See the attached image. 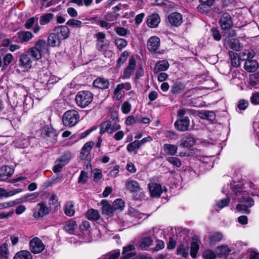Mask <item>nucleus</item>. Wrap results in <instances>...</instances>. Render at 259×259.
<instances>
[{
	"label": "nucleus",
	"instance_id": "f257e3e1",
	"mask_svg": "<svg viewBox=\"0 0 259 259\" xmlns=\"http://www.w3.org/2000/svg\"><path fill=\"white\" fill-rule=\"evenodd\" d=\"M93 95L89 91H81L78 92L75 97L77 105L80 108L88 106L93 101Z\"/></svg>",
	"mask_w": 259,
	"mask_h": 259
},
{
	"label": "nucleus",
	"instance_id": "f03ea898",
	"mask_svg": "<svg viewBox=\"0 0 259 259\" xmlns=\"http://www.w3.org/2000/svg\"><path fill=\"white\" fill-rule=\"evenodd\" d=\"M79 118L78 111L75 110H69L64 113L62 121L65 126H73L78 123Z\"/></svg>",
	"mask_w": 259,
	"mask_h": 259
},
{
	"label": "nucleus",
	"instance_id": "7ed1b4c3",
	"mask_svg": "<svg viewBox=\"0 0 259 259\" xmlns=\"http://www.w3.org/2000/svg\"><path fill=\"white\" fill-rule=\"evenodd\" d=\"M118 119L117 117L112 118L111 120L104 122L100 126V133L103 134L105 132L112 133L114 131L118 130L121 126L118 123Z\"/></svg>",
	"mask_w": 259,
	"mask_h": 259
},
{
	"label": "nucleus",
	"instance_id": "20e7f679",
	"mask_svg": "<svg viewBox=\"0 0 259 259\" xmlns=\"http://www.w3.org/2000/svg\"><path fill=\"white\" fill-rule=\"evenodd\" d=\"M51 210V208L48 207L42 202L39 203L33 210V216L35 218H42L47 215Z\"/></svg>",
	"mask_w": 259,
	"mask_h": 259
},
{
	"label": "nucleus",
	"instance_id": "39448f33",
	"mask_svg": "<svg viewBox=\"0 0 259 259\" xmlns=\"http://www.w3.org/2000/svg\"><path fill=\"white\" fill-rule=\"evenodd\" d=\"M30 250L34 253H39L42 252L45 248V245L42 241L37 237H35L30 241Z\"/></svg>",
	"mask_w": 259,
	"mask_h": 259
},
{
	"label": "nucleus",
	"instance_id": "423d86ee",
	"mask_svg": "<svg viewBox=\"0 0 259 259\" xmlns=\"http://www.w3.org/2000/svg\"><path fill=\"white\" fill-rule=\"evenodd\" d=\"M219 23L223 30L229 29L233 25L230 15L228 13H223L220 17Z\"/></svg>",
	"mask_w": 259,
	"mask_h": 259
},
{
	"label": "nucleus",
	"instance_id": "0eeeda50",
	"mask_svg": "<svg viewBox=\"0 0 259 259\" xmlns=\"http://www.w3.org/2000/svg\"><path fill=\"white\" fill-rule=\"evenodd\" d=\"M148 188L150 195L152 197H160L163 191L161 185L154 182L148 184Z\"/></svg>",
	"mask_w": 259,
	"mask_h": 259
},
{
	"label": "nucleus",
	"instance_id": "6e6552de",
	"mask_svg": "<svg viewBox=\"0 0 259 259\" xmlns=\"http://www.w3.org/2000/svg\"><path fill=\"white\" fill-rule=\"evenodd\" d=\"M200 4L197 7L198 12L201 13H207L211 9L215 0H199Z\"/></svg>",
	"mask_w": 259,
	"mask_h": 259
},
{
	"label": "nucleus",
	"instance_id": "1a4fd4ad",
	"mask_svg": "<svg viewBox=\"0 0 259 259\" xmlns=\"http://www.w3.org/2000/svg\"><path fill=\"white\" fill-rule=\"evenodd\" d=\"M190 124V120L188 117L186 116L182 119L177 120L175 123V125L176 128L181 132L186 131L188 129Z\"/></svg>",
	"mask_w": 259,
	"mask_h": 259
},
{
	"label": "nucleus",
	"instance_id": "9d476101",
	"mask_svg": "<svg viewBox=\"0 0 259 259\" xmlns=\"http://www.w3.org/2000/svg\"><path fill=\"white\" fill-rule=\"evenodd\" d=\"M125 188L131 193L138 192L141 190L139 183L132 179H127L125 183Z\"/></svg>",
	"mask_w": 259,
	"mask_h": 259
},
{
	"label": "nucleus",
	"instance_id": "9b49d317",
	"mask_svg": "<svg viewBox=\"0 0 259 259\" xmlns=\"http://www.w3.org/2000/svg\"><path fill=\"white\" fill-rule=\"evenodd\" d=\"M55 33L57 37L61 40H64L68 38L70 34V30L66 26H61L58 27H55Z\"/></svg>",
	"mask_w": 259,
	"mask_h": 259
},
{
	"label": "nucleus",
	"instance_id": "f8f14e48",
	"mask_svg": "<svg viewBox=\"0 0 259 259\" xmlns=\"http://www.w3.org/2000/svg\"><path fill=\"white\" fill-rule=\"evenodd\" d=\"M14 169L9 166H4L0 168V181L8 180L13 174Z\"/></svg>",
	"mask_w": 259,
	"mask_h": 259
},
{
	"label": "nucleus",
	"instance_id": "ddd939ff",
	"mask_svg": "<svg viewBox=\"0 0 259 259\" xmlns=\"http://www.w3.org/2000/svg\"><path fill=\"white\" fill-rule=\"evenodd\" d=\"M225 45L227 48L232 49L235 51H239L242 47L239 41L234 38H226Z\"/></svg>",
	"mask_w": 259,
	"mask_h": 259
},
{
	"label": "nucleus",
	"instance_id": "4468645a",
	"mask_svg": "<svg viewBox=\"0 0 259 259\" xmlns=\"http://www.w3.org/2000/svg\"><path fill=\"white\" fill-rule=\"evenodd\" d=\"M168 20L169 23L174 26L180 25L183 22L182 15L177 12L172 13L168 16Z\"/></svg>",
	"mask_w": 259,
	"mask_h": 259
},
{
	"label": "nucleus",
	"instance_id": "2eb2a0df",
	"mask_svg": "<svg viewBox=\"0 0 259 259\" xmlns=\"http://www.w3.org/2000/svg\"><path fill=\"white\" fill-rule=\"evenodd\" d=\"M160 39L156 36H153L148 39L147 42L148 49L151 52H155L160 47Z\"/></svg>",
	"mask_w": 259,
	"mask_h": 259
},
{
	"label": "nucleus",
	"instance_id": "dca6fc26",
	"mask_svg": "<svg viewBox=\"0 0 259 259\" xmlns=\"http://www.w3.org/2000/svg\"><path fill=\"white\" fill-rule=\"evenodd\" d=\"M246 200L248 202V204H245L242 203V204H239L237 205L236 209L238 211H241L242 213L248 214L250 212L248 208L254 205V200L252 198L248 196L246 197Z\"/></svg>",
	"mask_w": 259,
	"mask_h": 259
},
{
	"label": "nucleus",
	"instance_id": "f3484780",
	"mask_svg": "<svg viewBox=\"0 0 259 259\" xmlns=\"http://www.w3.org/2000/svg\"><path fill=\"white\" fill-rule=\"evenodd\" d=\"M259 65L255 60L248 59L245 61L244 65V69L248 72H253L258 68Z\"/></svg>",
	"mask_w": 259,
	"mask_h": 259
},
{
	"label": "nucleus",
	"instance_id": "a211bd4d",
	"mask_svg": "<svg viewBox=\"0 0 259 259\" xmlns=\"http://www.w3.org/2000/svg\"><path fill=\"white\" fill-rule=\"evenodd\" d=\"M19 66L26 69L30 68L32 66V61L27 54H21L19 59Z\"/></svg>",
	"mask_w": 259,
	"mask_h": 259
},
{
	"label": "nucleus",
	"instance_id": "6ab92c4d",
	"mask_svg": "<svg viewBox=\"0 0 259 259\" xmlns=\"http://www.w3.org/2000/svg\"><path fill=\"white\" fill-rule=\"evenodd\" d=\"M97 37V48L99 51L105 50L107 44L105 42V34L103 32H99L96 35Z\"/></svg>",
	"mask_w": 259,
	"mask_h": 259
},
{
	"label": "nucleus",
	"instance_id": "aec40b11",
	"mask_svg": "<svg viewBox=\"0 0 259 259\" xmlns=\"http://www.w3.org/2000/svg\"><path fill=\"white\" fill-rule=\"evenodd\" d=\"M160 22V18L157 14H152L148 16L147 20V23L151 28L157 27Z\"/></svg>",
	"mask_w": 259,
	"mask_h": 259
},
{
	"label": "nucleus",
	"instance_id": "412c9836",
	"mask_svg": "<svg viewBox=\"0 0 259 259\" xmlns=\"http://www.w3.org/2000/svg\"><path fill=\"white\" fill-rule=\"evenodd\" d=\"M34 47L44 55L49 52L48 46L45 40L42 39H39L36 41Z\"/></svg>",
	"mask_w": 259,
	"mask_h": 259
},
{
	"label": "nucleus",
	"instance_id": "4be33fe9",
	"mask_svg": "<svg viewBox=\"0 0 259 259\" xmlns=\"http://www.w3.org/2000/svg\"><path fill=\"white\" fill-rule=\"evenodd\" d=\"M17 35L21 42H27L34 37L32 33L29 31H19Z\"/></svg>",
	"mask_w": 259,
	"mask_h": 259
},
{
	"label": "nucleus",
	"instance_id": "5701e85b",
	"mask_svg": "<svg viewBox=\"0 0 259 259\" xmlns=\"http://www.w3.org/2000/svg\"><path fill=\"white\" fill-rule=\"evenodd\" d=\"M109 80L107 79L99 77L93 82V85L96 88L101 89H106L109 87Z\"/></svg>",
	"mask_w": 259,
	"mask_h": 259
},
{
	"label": "nucleus",
	"instance_id": "b1692460",
	"mask_svg": "<svg viewBox=\"0 0 259 259\" xmlns=\"http://www.w3.org/2000/svg\"><path fill=\"white\" fill-rule=\"evenodd\" d=\"M93 145L94 143L92 142H88L84 145L80 153V158L81 159H84L88 157Z\"/></svg>",
	"mask_w": 259,
	"mask_h": 259
},
{
	"label": "nucleus",
	"instance_id": "393cba45",
	"mask_svg": "<svg viewBox=\"0 0 259 259\" xmlns=\"http://www.w3.org/2000/svg\"><path fill=\"white\" fill-rule=\"evenodd\" d=\"M169 66L168 62L166 60H161L157 62L154 68V72L158 73L166 70Z\"/></svg>",
	"mask_w": 259,
	"mask_h": 259
},
{
	"label": "nucleus",
	"instance_id": "a878e982",
	"mask_svg": "<svg viewBox=\"0 0 259 259\" xmlns=\"http://www.w3.org/2000/svg\"><path fill=\"white\" fill-rule=\"evenodd\" d=\"M231 60V65L233 67L237 68L240 65V60L238 54L233 51H230L228 53Z\"/></svg>",
	"mask_w": 259,
	"mask_h": 259
},
{
	"label": "nucleus",
	"instance_id": "bb28decb",
	"mask_svg": "<svg viewBox=\"0 0 259 259\" xmlns=\"http://www.w3.org/2000/svg\"><path fill=\"white\" fill-rule=\"evenodd\" d=\"M199 117L201 119L213 121L215 118L214 112L211 111H202L198 113Z\"/></svg>",
	"mask_w": 259,
	"mask_h": 259
},
{
	"label": "nucleus",
	"instance_id": "cd10ccee",
	"mask_svg": "<svg viewBox=\"0 0 259 259\" xmlns=\"http://www.w3.org/2000/svg\"><path fill=\"white\" fill-rule=\"evenodd\" d=\"M163 149L166 154L173 156L177 153L178 147L174 145L165 144L163 146Z\"/></svg>",
	"mask_w": 259,
	"mask_h": 259
},
{
	"label": "nucleus",
	"instance_id": "c85d7f7f",
	"mask_svg": "<svg viewBox=\"0 0 259 259\" xmlns=\"http://www.w3.org/2000/svg\"><path fill=\"white\" fill-rule=\"evenodd\" d=\"M195 140L191 136L184 137L181 141L180 146L183 147H190L194 145Z\"/></svg>",
	"mask_w": 259,
	"mask_h": 259
},
{
	"label": "nucleus",
	"instance_id": "c756f323",
	"mask_svg": "<svg viewBox=\"0 0 259 259\" xmlns=\"http://www.w3.org/2000/svg\"><path fill=\"white\" fill-rule=\"evenodd\" d=\"M76 228L77 224L76 222L72 220H70L66 222L64 226V229L65 231L70 234H73L74 230Z\"/></svg>",
	"mask_w": 259,
	"mask_h": 259
},
{
	"label": "nucleus",
	"instance_id": "7c9ffc66",
	"mask_svg": "<svg viewBox=\"0 0 259 259\" xmlns=\"http://www.w3.org/2000/svg\"><path fill=\"white\" fill-rule=\"evenodd\" d=\"M61 40L57 37L55 32L50 34L48 38V45L51 47H56L59 45Z\"/></svg>",
	"mask_w": 259,
	"mask_h": 259
},
{
	"label": "nucleus",
	"instance_id": "2f4dec72",
	"mask_svg": "<svg viewBox=\"0 0 259 259\" xmlns=\"http://www.w3.org/2000/svg\"><path fill=\"white\" fill-rule=\"evenodd\" d=\"M54 18V14L47 13L41 16L39 18V23L41 25H45L49 23Z\"/></svg>",
	"mask_w": 259,
	"mask_h": 259
},
{
	"label": "nucleus",
	"instance_id": "473e14b6",
	"mask_svg": "<svg viewBox=\"0 0 259 259\" xmlns=\"http://www.w3.org/2000/svg\"><path fill=\"white\" fill-rule=\"evenodd\" d=\"M32 255L27 250H21L17 252L14 259H31Z\"/></svg>",
	"mask_w": 259,
	"mask_h": 259
},
{
	"label": "nucleus",
	"instance_id": "72a5a7b5",
	"mask_svg": "<svg viewBox=\"0 0 259 259\" xmlns=\"http://www.w3.org/2000/svg\"><path fill=\"white\" fill-rule=\"evenodd\" d=\"M86 216L89 220L93 221H97L100 217L98 211L94 209H89L87 212Z\"/></svg>",
	"mask_w": 259,
	"mask_h": 259
},
{
	"label": "nucleus",
	"instance_id": "f704fd0d",
	"mask_svg": "<svg viewBox=\"0 0 259 259\" xmlns=\"http://www.w3.org/2000/svg\"><path fill=\"white\" fill-rule=\"evenodd\" d=\"M223 237V235L221 233L213 232L209 235V240L211 243L220 241Z\"/></svg>",
	"mask_w": 259,
	"mask_h": 259
},
{
	"label": "nucleus",
	"instance_id": "c9c22d12",
	"mask_svg": "<svg viewBox=\"0 0 259 259\" xmlns=\"http://www.w3.org/2000/svg\"><path fill=\"white\" fill-rule=\"evenodd\" d=\"M28 52L31 56L36 60H39L41 58L42 56L44 55L34 47L29 48Z\"/></svg>",
	"mask_w": 259,
	"mask_h": 259
},
{
	"label": "nucleus",
	"instance_id": "e433bc0d",
	"mask_svg": "<svg viewBox=\"0 0 259 259\" xmlns=\"http://www.w3.org/2000/svg\"><path fill=\"white\" fill-rule=\"evenodd\" d=\"M114 43L119 51H121L127 45V42L126 40L120 37L116 38L114 40Z\"/></svg>",
	"mask_w": 259,
	"mask_h": 259
},
{
	"label": "nucleus",
	"instance_id": "4c0bfd02",
	"mask_svg": "<svg viewBox=\"0 0 259 259\" xmlns=\"http://www.w3.org/2000/svg\"><path fill=\"white\" fill-rule=\"evenodd\" d=\"M8 255V245L4 243L0 247V259H7Z\"/></svg>",
	"mask_w": 259,
	"mask_h": 259
},
{
	"label": "nucleus",
	"instance_id": "58836bf2",
	"mask_svg": "<svg viewBox=\"0 0 259 259\" xmlns=\"http://www.w3.org/2000/svg\"><path fill=\"white\" fill-rule=\"evenodd\" d=\"M13 60V56L10 53L7 54L3 58V69H6Z\"/></svg>",
	"mask_w": 259,
	"mask_h": 259
},
{
	"label": "nucleus",
	"instance_id": "ea45409f",
	"mask_svg": "<svg viewBox=\"0 0 259 259\" xmlns=\"http://www.w3.org/2000/svg\"><path fill=\"white\" fill-rule=\"evenodd\" d=\"M38 19V18L37 17H33L27 19L24 24L25 28L27 29L31 28L35 24L37 23Z\"/></svg>",
	"mask_w": 259,
	"mask_h": 259
},
{
	"label": "nucleus",
	"instance_id": "a19ab883",
	"mask_svg": "<svg viewBox=\"0 0 259 259\" xmlns=\"http://www.w3.org/2000/svg\"><path fill=\"white\" fill-rule=\"evenodd\" d=\"M20 202H21V201L19 199H16L14 201L0 203V210L13 206Z\"/></svg>",
	"mask_w": 259,
	"mask_h": 259
},
{
	"label": "nucleus",
	"instance_id": "79ce46f5",
	"mask_svg": "<svg viewBox=\"0 0 259 259\" xmlns=\"http://www.w3.org/2000/svg\"><path fill=\"white\" fill-rule=\"evenodd\" d=\"M199 249V244L197 241H193L191 245L190 254L193 258L196 257L197 253Z\"/></svg>",
	"mask_w": 259,
	"mask_h": 259
},
{
	"label": "nucleus",
	"instance_id": "37998d69",
	"mask_svg": "<svg viewBox=\"0 0 259 259\" xmlns=\"http://www.w3.org/2000/svg\"><path fill=\"white\" fill-rule=\"evenodd\" d=\"M44 78H46L42 82L44 83L46 82V84L48 85L51 84H53L54 82H57L59 80V78L55 76H51L48 79L49 75L47 74V73H44Z\"/></svg>",
	"mask_w": 259,
	"mask_h": 259
},
{
	"label": "nucleus",
	"instance_id": "c03bdc74",
	"mask_svg": "<svg viewBox=\"0 0 259 259\" xmlns=\"http://www.w3.org/2000/svg\"><path fill=\"white\" fill-rule=\"evenodd\" d=\"M66 24L73 28H80L82 26V23L81 21L74 19L69 20L66 22Z\"/></svg>",
	"mask_w": 259,
	"mask_h": 259
},
{
	"label": "nucleus",
	"instance_id": "a18cd8bd",
	"mask_svg": "<svg viewBox=\"0 0 259 259\" xmlns=\"http://www.w3.org/2000/svg\"><path fill=\"white\" fill-rule=\"evenodd\" d=\"M123 89L122 88V87L121 85V84H118L116 85V88H115L113 94H114V98H115L116 100H120L121 98L122 97V94L121 92V91Z\"/></svg>",
	"mask_w": 259,
	"mask_h": 259
},
{
	"label": "nucleus",
	"instance_id": "49530a36",
	"mask_svg": "<svg viewBox=\"0 0 259 259\" xmlns=\"http://www.w3.org/2000/svg\"><path fill=\"white\" fill-rule=\"evenodd\" d=\"M113 205L115 210H121L124 207V202L121 199H117L113 202Z\"/></svg>",
	"mask_w": 259,
	"mask_h": 259
},
{
	"label": "nucleus",
	"instance_id": "de8ad7c7",
	"mask_svg": "<svg viewBox=\"0 0 259 259\" xmlns=\"http://www.w3.org/2000/svg\"><path fill=\"white\" fill-rule=\"evenodd\" d=\"M128 55L129 53L127 51H124L117 60V65L118 67H120L121 65H122L127 59Z\"/></svg>",
	"mask_w": 259,
	"mask_h": 259
},
{
	"label": "nucleus",
	"instance_id": "09e8293b",
	"mask_svg": "<svg viewBox=\"0 0 259 259\" xmlns=\"http://www.w3.org/2000/svg\"><path fill=\"white\" fill-rule=\"evenodd\" d=\"M140 147L141 146L139 143V141L135 140L127 145V150L128 152H131L135 150L139 149Z\"/></svg>",
	"mask_w": 259,
	"mask_h": 259
},
{
	"label": "nucleus",
	"instance_id": "8fccbe9b",
	"mask_svg": "<svg viewBox=\"0 0 259 259\" xmlns=\"http://www.w3.org/2000/svg\"><path fill=\"white\" fill-rule=\"evenodd\" d=\"M65 213L66 215L71 217L74 213V205L71 203H67L65 207Z\"/></svg>",
	"mask_w": 259,
	"mask_h": 259
},
{
	"label": "nucleus",
	"instance_id": "3c124183",
	"mask_svg": "<svg viewBox=\"0 0 259 259\" xmlns=\"http://www.w3.org/2000/svg\"><path fill=\"white\" fill-rule=\"evenodd\" d=\"M114 211H115V210L113 207V205H111L110 204H107L103 206L102 212L104 214L107 215H111Z\"/></svg>",
	"mask_w": 259,
	"mask_h": 259
},
{
	"label": "nucleus",
	"instance_id": "603ef678",
	"mask_svg": "<svg viewBox=\"0 0 259 259\" xmlns=\"http://www.w3.org/2000/svg\"><path fill=\"white\" fill-rule=\"evenodd\" d=\"M177 251L178 254L183 255L184 257H187L188 255V248H185L183 244L178 247Z\"/></svg>",
	"mask_w": 259,
	"mask_h": 259
},
{
	"label": "nucleus",
	"instance_id": "864d4df0",
	"mask_svg": "<svg viewBox=\"0 0 259 259\" xmlns=\"http://www.w3.org/2000/svg\"><path fill=\"white\" fill-rule=\"evenodd\" d=\"M71 158V154L70 152H65L64 155L58 159L59 161L63 163L65 165L67 164Z\"/></svg>",
	"mask_w": 259,
	"mask_h": 259
},
{
	"label": "nucleus",
	"instance_id": "5fc2aeb1",
	"mask_svg": "<svg viewBox=\"0 0 259 259\" xmlns=\"http://www.w3.org/2000/svg\"><path fill=\"white\" fill-rule=\"evenodd\" d=\"M166 160L171 164L177 167H180L182 165L181 161L180 159L176 157H169Z\"/></svg>",
	"mask_w": 259,
	"mask_h": 259
},
{
	"label": "nucleus",
	"instance_id": "6e6d98bb",
	"mask_svg": "<svg viewBox=\"0 0 259 259\" xmlns=\"http://www.w3.org/2000/svg\"><path fill=\"white\" fill-rule=\"evenodd\" d=\"M132 105L127 101L124 102L121 105V109L123 113L128 114L131 110Z\"/></svg>",
	"mask_w": 259,
	"mask_h": 259
},
{
	"label": "nucleus",
	"instance_id": "4d7b16f0",
	"mask_svg": "<svg viewBox=\"0 0 259 259\" xmlns=\"http://www.w3.org/2000/svg\"><path fill=\"white\" fill-rule=\"evenodd\" d=\"M153 242V240L151 237H146L142 239L141 243V247L144 248L146 247L150 246Z\"/></svg>",
	"mask_w": 259,
	"mask_h": 259
},
{
	"label": "nucleus",
	"instance_id": "13d9d810",
	"mask_svg": "<svg viewBox=\"0 0 259 259\" xmlns=\"http://www.w3.org/2000/svg\"><path fill=\"white\" fill-rule=\"evenodd\" d=\"M65 165L63 163L59 161V160L57 159L55 161V165H54L53 169V171L55 173L61 171L62 169Z\"/></svg>",
	"mask_w": 259,
	"mask_h": 259
},
{
	"label": "nucleus",
	"instance_id": "bf43d9fd",
	"mask_svg": "<svg viewBox=\"0 0 259 259\" xmlns=\"http://www.w3.org/2000/svg\"><path fill=\"white\" fill-rule=\"evenodd\" d=\"M118 15L114 12L108 13L104 17V19L108 22L114 21L117 19Z\"/></svg>",
	"mask_w": 259,
	"mask_h": 259
},
{
	"label": "nucleus",
	"instance_id": "052dcab7",
	"mask_svg": "<svg viewBox=\"0 0 259 259\" xmlns=\"http://www.w3.org/2000/svg\"><path fill=\"white\" fill-rule=\"evenodd\" d=\"M230 199L228 198L221 199L217 202V205L220 209L224 208L229 204Z\"/></svg>",
	"mask_w": 259,
	"mask_h": 259
},
{
	"label": "nucleus",
	"instance_id": "680f3d73",
	"mask_svg": "<svg viewBox=\"0 0 259 259\" xmlns=\"http://www.w3.org/2000/svg\"><path fill=\"white\" fill-rule=\"evenodd\" d=\"M88 179V173L84 171H81L78 178V183L80 184H84Z\"/></svg>",
	"mask_w": 259,
	"mask_h": 259
},
{
	"label": "nucleus",
	"instance_id": "e2e57ef3",
	"mask_svg": "<svg viewBox=\"0 0 259 259\" xmlns=\"http://www.w3.org/2000/svg\"><path fill=\"white\" fill-rule=\"evenodd\" d=\"M203 256L205 259H214L216 257V255L211 250H207L203 253Z\"/></svg>",
	"mask_w": 259,
	"mask_h": 259
},
{
	"label": "nucleus",
	"instance_id": "0e129e2a",
	"mask_svg": "<svg viewBox=\"0 0 259 259\" xmlns=\"http://www.w3.org/2000/svg\"><path fill=\"white\" fill-rule=\"evenodd\" d=\"M218 253L221 255H228L230 252V249L225 246H221L218 248Z\"/></svg>",
	"mask_w": 259,
	"mask_h": 259
},
{
	"label": "nucleus",
	"instance_id": "69168bd1",
	"mask_svg": "<svg viewBox=\"0 0 259 259\" xmlns=\"http://www.w3.org/2000/svg\"><path fill=\"white\" fill-rule=\"evenodd\" d=\"M211 31L212 36L215 40L217 41L221 40L222 37L219 31L217 28L213 27L211 28Z\"/></svg>",
	"mask_w": 259,
	"mask_h": 259
},
{
	"label": "nucleus",
	"instance_id": "338daca9",
	"mask_svg": "<svg viewBox=\"0 0 259 259\" xmlns=\"http://www.w3.org/2000/svg\"><path fill=\"white\" fill-rule=\"evenodd\" d=\"M94 180V181L98 182L102 177L101 170L99 169H95L93 170Z\"/></svg>",
	"mask_w": 259,
	"mask_h": 259
},
{
	"label": "nucleus",
	"instance_id": "774afa93",
	"mask_svg": "<svg viewBox=\"0 0 259 259\" xmlns=\"http://www.w3.org/2000/svg\"><path fill=\"white\" fill-rule=\"evenodd\" d=\"M115 31L118 35L122 36L126 35L127 33V29L121 27L115 28Z\"/></svg>",
	"mask_w": 259,
	"mask_h": 259
}]
</instances>
